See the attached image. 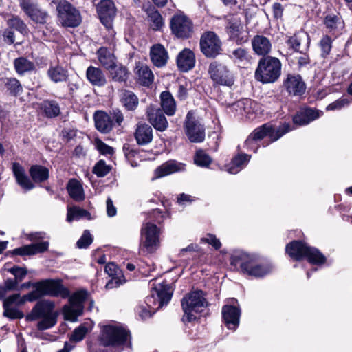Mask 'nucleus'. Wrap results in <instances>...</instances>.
Here are the masks:
<instances>
[{
	"label": "nucleus",
	"instance_id": "1",
	"mask_svg": "<svg viewBox=\"0 0 352 352\" xmlns=\"http://www.w3.org/2000/svg\"><path fill=\"white\" fill-rule=\"evenodd\" d=\"M230 261L234 270L256 278L267 276L273 270V266L270 262L241 250L233 252Z\"/></svg>",
	"mask_w": 352,
	"mask_h": 352
},
{
	"label": "nucleus",
	"instance_id": "2",
	"mask_svg": "<svg viewBox=\"0 0 352 352\" xmlns=\"http://www.w3.org/2000/svg\"><path fill=\"white\" fill-rule=\"evenodd\" d=\"M12 170L16 184L24 191H30L35 188L36 183H43L49 179V169L41 165H32L29 169L30 177L25 168L19 163L12 164Z\"/></svg>",
	"mask_w": 352,
	"mask_h": 352
},
{
	"label": "nucleus",
	"instance_id": "3",
	"mask_svg": "<svg viewBox=\"0 0 352 352\" xmlns=\"http://www.w3.org/2000/svg\"><path fill=\"white\" fill-rule=\"evenodd\" d=\"M130 332L121 324L112 322L101 327L99 341L104 346H131Z\"/></svg>",
	"mask_w": 352,
	"mask_h": 352
},
{
	"label": "nucleus",
	"instance_id": "4",
	"mask_svg": "<svg viewBox=\"0 0 352 352\" xmlns=\"http://www.w3.org/2000/svg\"><path fill=\"white\" fill-rule=\"evenodd\" d=\"M184 316V322H190L199 318V314L202 313L208 306V302L205 294L201 290L192 291L185 295L181 301Z\"/></svg>",
	"mask_w": 352,
	"mask_h": 352
},
{
	"label": "nucleus",
	"instance_id": "5",
	"mask_svg": "<svg viewBox=\"0 0 352 352\" xmlns=\"http://www.w3.org/2000/svg\"><path fill=\"white\" fill-rule=\"evenodd\" d=\"M289 131L290 126L288 124H284L278 128H274L271 124H265L254 129L248 136L245 142V146L248 150L256 152L259 148L258 142L263 140L265 137H269L271 141L274 142Z\"/></svg>",
	"mask_w": 352,
	"mask_h": 352
},
{
	"label": "nucleus",
	"instance_id": "6",
	"mask_svg": "<svg viewBox=\"0 0 352 352\" xmlns=\"http://www.w3.org/2000/svg\"><path fill=\"white\" fill-rule=\"evenodd\" d=\"M285 250L291 258L296 261L306 258L314 265H321L326 261V257L318 249L300 241H293L287 244Z\"/></svg>",
	"mask_w": 352,
	"mask_h": 352
},
{
	"label": "nucleus",
	"instance_id": "7",
	"mask_svg": "<svg viewBox=\"0 0 352 352\" xmlns=\"http://www.w3.org/2000/svg\"><path fill=\"white\" fill-rule=\"evenodd\" d=\"M281 63L278 58L266 56L260 59L255 72V78L263 83L276 81L281 74Z\"/></svg>",
	"mask_w": 352,
	"mask_h": 352
},
{
	"label": "nucleus",
	"instance_id": "8",
	"mask_svg": "<svg viewBox=\"0 0 352 352\" xmlns=\"http://www.w3.org/2000/svg\"><path fill=\"white\" fill-rule=\"evenodd\" d=\"M52 3L56 6L58 21L66 28H76L82 23L80 11L66 0H53Z\"/></svg>",
	"mask_w": 352,
	"mask_h": 352
},
{
	"label": "nucleus",
	"instance_id": "9",
	"mask_svg": "<svg viewBox=\"0 0 352 352\" xmlns=\"http://www.w3.org/2000/svg\"><path fill=\"white\" fill-rule=\"evenodd\" d=\"M171 297L168 285L163 282L152 287L151 294L146 298L144 303L155 312L160 307L166 305Z\"/></svg>",
	"mask_w": 352,
	"mask_h": 352
},
{
	"label": "nucleus",
	"instance_id": "10",
	"mask_svg": "<svg viewBox=\"0 0 352 352\" xmlns=\"http://www.w3.org/2000/svg\"><path fill=\"white\" fill-rule=\"evenodd\" d=\"M208 72L215 85L231 87L234 83L232 72L224 63L212 61L209 65Z\"/></svg>",
	"mask_w": 352,
	"mask_h": 352
},
{
	"label": "nucleus",
	"instance_id": "11",
	"mask_svg": "<svg viewBox=\"0 0 352 352\" xmlns=\"http://www.w3.org/2000/svg\"><path fill=\"white\" fill-rule=\"evenodd\" d=\"M160 229L156 225L146 223L141 230V248L147 253L155 252L160 245Z\"/></svg>",
	"mask_w": 352,
	"mask_h": 352
},
{
	"label": "nucleus",
	"instance_id": "12",
	"mask_svg": "<svg viewBox=\"0 0 352 352\" xmlns=\"http://www.w3.org/2000/svg\"><path fill=\"white\" fill-rule=\"evenodd\" d=\"M69 297V305L63 307V314L66 320L74 322L82 314L83 302L87 297V292L78 291Z\"/></svg>",
	"mask_w": 352,
	"mask_h": 352
},
{
	"label": "nucleus",
	"instance_id": "13",
	"mask_svg": "<svg viewBox=\"0 0 352 352\" xmlns=\"http://www.w3.org/2000/svg\"><path fill=\"white\" fill-rule=\"evenodd\" d=\"M222 43L214 32L204 33L200 38L201 52L208 58H214L222 50Z\"/></svg>",
	"mask_w": 352,
	"mask_h": 352
},
{
	"label": "nucleus",
	"instance_id": "14",
	"mask_svg": "<svg viewBox=\"0 0 352 352\" xmlns=\"http://www.w3.org/2000/svg\"><path fill=\"white\" fill-rule=\"evenodd\" d=\"M172 33L178 38H187L193 31L191 20L184 14H175L170 21Z\"/></svg>",
	"mask_w": 352,
	"mask_h": 352
},
{
	"label": "nucleus",
	"instance_id": "15",
	"mask_svg": "<svg viewBox=\"0 0 352 352\" xmlns=\"http://www.w3.org/2000/svg\"><path fill=\"white\" fill-rule=\"evenodd\" d=\"M184 129L189 140L192 142H202L205 139V128L195 119L192 112L186 115Z\"/></svg>",
	"mask_w": 352,
	"mask_h": 352
},
{
	"label": "nucleus",
	"instance_id": "16",
	"mask_svg": "<svg viewBox=\"0 0 352 352\" xmlns=\"http://www.w3.org/2000/svg\"><path fill=\"white\" fill-rule=\"evenodd\" d=\"M226 32L230 38L237 44H243L248 41V34L244 31L243 25L239 17L232 16L227 20Z\"/></svg>",
	"mask_w": 352,
	"mask_h": 352
},
{
	"label": "nucleus",
	"instance_id": "17",
	"mask_svg": "<svg viewBox=\"0 0 352 352\" xmlns=\"http://www.w3.org/2000/svg\"><path fill=\"white\" fill-rule=\"evenodd\" d=\"M23 12L34 22L44 24L49 17L48 12L41 9L33 0H19Z\"/></svg>",
	"mask_w": 352,
	"mask_h": 352
},
{
	"label": "nucleus",
	"instance_id": "18",
	"mask_svg": "<svg viewBox=\"0 0 352 352\" xmlns=\"http://www.w3.org/2000/svg\"><path fill=\"white\" fill-rule=\"evenodd\" d=\"M241 309L236 299L230 300V304L222 308L223 319L229 329L235 330L239 324Z\"/></svg>",
	"mask_w": 352,
	"mask_h": 352
},
{
	"label": "nucleus",
	"instance_id": "19",
	"mask_svg": "<svg viewBox=\"0 0 352 352\" xmlns=\"http://www.w3.org/2000/svg\"><path fill=\"white\" fill-rule=\"evenodd\" d=\"M22 300H23V297L19 294L10 295L6 298L3 304L4 309L3 315L11 320L23 318V313L17 307L25 303L22 302Z\"/></svg>",
	"mask_w": 352,
	"mask_h": 352
},
{
	"label": "nucleus",
	"instance_id": "20",
	"mask_svg": "<svg viewBox=\"0 0 352 352\" xmlns=\"http://www.w3.org/2000/svg\"><path fill=\"white\" fill-rule=\"evenodd\" d=\"M162 109L155 105L146 108V118L149 123L159 131H164L168 126V122Z\"/></svg>",
	"mask_w": 352,
	"mask_h": 352
},
{
	"label": "nucleus",
	"instance_id": "21",
	"mask_svg": "<svg viewBox=\"0 0 352 352\" xmlns=\"http://www.w3.org/2000/svg\"><path fill=\"white\" fill-rule=\"evenodd\" d=\"M97 10L101 23L107 29L111 28L116 13L113 2L111 0H102L98 6Z\"/></svg>",
	"mask_w": 352,
	"mask_h": 352
},
{
	"label": "nucleus",
	"instance_id": "22",
	"mask_svg": "<svg viewBox=\"0 0 352 352\" xmlns=\"http://www.w3.org/2000/svg\"><path fill=\"white\" fill-rule=\"evenodd\" d=\"M111 279L107 283V289L118 287L126 282L124 276L120 267L114 263H109L104 268Z\"/></svg>",
	"mask_w": 352,
	"mask_h": 352
},
{
	"label": "nucleus",
	"instance_id": "23",
	"mask_svg": "<svg viewBox=\"0 0 352 352\" xmlns=\"http://www.w3.org/2000/svg\"><path fill=\"white\" fill-rule=\"evenodd\" d=\"M54 304L50 300H40L33 307L31 313L26 316V320L33 321L41 318V317L53 316L52 312L54 309Z\"/></svg>",
	"mask_w": 352,
	"mask_h": 352
},
{
	"label": "nucleus",
	"instance_id": "24",
	"mask_svg": "<svg viewBox=\"0 0 352 352\" xmlns=\"http://www.w3.org/2000/svg\"><path fill=\"white\" fill-rule=\"evenodd\" d=\"M287 92L293 96H301L306 89V85L300 75L289 74L284 81Z\"/></svg>",
	"mask_w": 352,
	"mask_h": 352
},
{
	"label": "nucleus",
	"instance_id": "25",
	"mask_svg": "<svg viewBox=\"0 0 352 352\" xmlns=\"http://www.w3.org/2000/svg\"><path fill=\"white\" fill-rule=\"evenodd\" d=\"M134 138L140 146H145L151 143L153 138L152 127L146 123H138L134 132Z\"/></svg>",
	"mask_w": 352,
	"mask_h": 352
},
{
	"label": "nucleus",
	"instance_id": "26",
	"mask_svg": "<svg viewBox=\"0 0 352 352\" xmlns=\"http://www.w3.org/2000/svg\"><path fill=\"white\" fill-rule=\"evenodd\" d=\"M96 128L102 133H109L113 126V120L107 113L98 111L94 115Z\"/></svg>",
	"mask_w": 352,
	"mask_h": 352
},
{
	"label": "nucleus",
	"instance_id": "27",
	"mask_svg": "<svg viewBox=\"0 0 352 352\" xmlns=\"http://www.w3.org/2000/svg\"><path fill=\"white\" fill-rule=\"evenodd\" d=\"M32 288L34 289L32 292L23 296L22 302H34L43 296H47V280L34 282Z\"/></svg>",
	"mask_w": 352,
	"mask_h": 352
},
{
	"label": "nucleus",
	"instance_id": "28",
	"mask_svg": "<svg viewBox=\"0 0 352 352\" xmlns=\"http://www.w3.org/2000/svg\"><path fill=\"white\" fill-rule=\"evenodd\" d=\"M48 247L49 243L47 241H43L16 248L13 250L12 254L21 256L34 255L44 252L48 249Z\"/></svg>",
	"mask_w": 352,
	"mask_h": 352
},
{
	"label": "nucleus",
	"instance_id": "29",
	"mask_svg": "<svg viewBox=\"0 0 352 352\" xmlns=\"http://www.w3.org/2000/svg\"><path fill=\"white\" fill-rule=\"evenodd\" d=\"M195 63V57L192 51L185 48L177 56V64L183 72H188L192 69Z\"/></svg>",
	"mask_w": 352,
	"mask_h": 352
},
{
	"label": "nucleus",
	"instance_id": "30",
	"mask_svg": "<svg viewBox=\"0 0 352 352\" xmlns=\"http://www.w3.org/2000/svg\"><path fill=\"white\" fill-rule=\"evenodd\" d=\"M252 49L260 56H265L272 49V43L268 38L263 35H256L252 40Z\"/></svg>",
	"mask_w": 352,
	"mask_h": 352
},
{
	"label": "nucleus",
	"instance_id": "31",
	"mask_svg": "<svg viewBox=\"0 0 352 352\" xmlns=\"http://www.w3.org/2000/svg\"><path fill=\"white\" fill-rule=\"evenodd\" d=\"M150 56L151 61L157 67L164 66L168 58L166 50L161 44L154 45L151 48Z\"/></svg>",
	"mask_w": 352,
	"mask_h": 352
},
{
	"label": "nucleus",
	"instance_id": "32",
	"mask_svg": "<svg viewBox=\"0 0 352 352\" xmlns=\"http://www.w3.org/2000/svg\"><path fill=\"white\" fill-rule=\"evenodd\" d=\"M320 116L318 111L310 108L301 109L293 118L294 124L306 125Z\"/></svg>",
	"mask_w": 352,
	"mask_h": 352
},
{
	"label": "nucleus",
	"instance_id": "33",
	"mask_svg": "<svg viewBox=\"0 0 352 352\" xmlns=\"http://www.w3.org/2000/svg\"><path fill=\"white\" fill-rule=\"evenodd\" d=\"M88 81L94 86L103 87L107 83V79L103 72L98 67L89 66L86 71Z\"/></svg>",
	"mask_w": 352,
	"mask_h": 352
},
{
	"label": "nucleus",
	"instance_id": "34",
	"mask_svg": "<svg viewBox=\"0 0 352 352\" xmlns=\"http://www.w3.org/2000/svg\"><path fill=\"white\" fill-rule=\"evenodd\" d=\"M138 82L144 86H149L153 81L154 75L146 65L138 63L135 69Z\"/></svg>",
	"mask_w": 352,
	"mask_h": 352
},
{
	"label": "nucleus",
	"instance_id": "35",
	"mask_svg": "<svg viewBox=\"0 0 352 352\" xmlns=\"http://www.w3.org/2000/svg\"><path fill=\"white\" fill-rule=\"evenodd\" d=\"M160 104L162 111L168 116L175 115L177 106L173 95L168 91H162L160 94Z\"/></svg>",
	"mask_w": 352,
	"mask_h": 352
},
{
	"label": "nucleus",
	"instance_id": "36",
	"mask_svg": "<svg viewBox=\"0 0 352 352\" xmlns=\"http://www.w3.org/2000/svg\"><path fill=\"white\" fill-rule=\"evenodd\" d=\"M108 71L109 72V78L113 82H126L129 78L130 72L129 69L121 64H115Z\"/></svg>",
	"mask_w": 352,
	"mask_h": 352
},
{
	"label": "nucleus",
	"instance_id": "37",
	"mask_svg": "<svg viewBox=\"0 0 352 352\" xmlns=\"http://www.w3.org/2000/svg\"><path fill=\"white\" fill-rule=\"evenodd\" d=\"M3 89L9 95L17 96L23 92V87L20 81L13 77H5L1 79Z\"/></svg>",
	"mask_w": 352,
	"mask_h": 352
},
{
	"label": "nucleus",
	"instance_id": "38",
	"mask_svg": "<svg viewBox=\"0 0 352 352\" xmlns=\"http://www.w3.org/2000/svg\"><path fill=\"white\" fill-rule=\"evenodd\" d=\"M182 169V164L175 161H168L155 170V179L161 178L172 173L180 171Z\"/></svg>",
	"mask_w": 352,
	"mask_h": 352
},
{
	"label": "nucleus",
	"instance_id": "39",
	"mask_svg": "<svg viewBox=\"0 0 352 352\" xmlns=\"http://www.w3.org/2000/svg\"><path fill=\"white\" fill-rule=\"evenodd\" d=\"M47 296L63 298H68L70 295L69 290L65 287L60 281L47 280Z\"/></svg>",
	"mask_w": 352,
	"mask_h": 352
},
{
	"label": "nucleus",
	"instance_id": "40",
	"mask_svg": "<svg viewBox=\"0 0 352 352\" xmlns=\"http://www.w3.org/2000/svg\"><path fill=\"white\" fill-rule=\"evenodd\" d=\"M120 99L122 104L128 111H135L139 104L138 96L133 91L129 90H122Z\"/></svg>",
	"mask_w": 352,
	"mask_h": 352
},
{
	"label": "nucleus",
	"instance_id": "41",
	"mask_svg": "<svg viewBox=\"0 0 352 352\" xmlns=\"http://www.w3.org/2000/svg\"><path fill=\"white\" fill-rule=\"evenodd\" d=\"M47 74L50 79L55 83L67 81L68 70L59 65H50Z\"/></svg>",
	"mask_w": 352,
	"mask_h": 352
},
{
	"label": "nucleus",
	"instance_id": "42",
	"mask_svg": "<svg viewBox=\"0 0 352 352\" xmlns=\"http://www.w3.org/2000/svg\"><path fill=\"white\" fill-rule=\"evenodd\" d=\"M288 42L292 48L302 53L308 47L309 36L306 33L300 32L290 37Z\"/></svg>",
	"mask_w": 352,
	"mask_h": 352
},
{
	"label": "nucleus",
	"instance_id": "43",
	"mask_svg": "<svg viewBox=\"0 0 352 352\" xmlns=\"http://www.w3.org/2000/svg\"><path fill=\"white\" fill-rule=\"evenodd\" d=\"M97 54L100 64L107 70L116 64L115 56L107 48H100L97 52Z\"/></svg>",
	"mask_w": 352,
	"mask_h": 352
},
{
	"label": "nucleus",
	"instance_id": "44",
	"mask_svg": "<svg viewBox=\"0 0 352 352\" xmlns=\"http://www.w3.org/2000/svg\"><path fill=\"white\" fill-rule=\"evenodd\" d=\"M230 57L235 63L241 67H244L250 64L251 56L249 54L248 52L243 48L239 47L234 50Z\"/></svg>",
	"mask_w": 352,
	"mask_h": 352
},
{
	"label": "nucleus",
	"instance_id": "45",
	"mask_svg": "<svg viewBox=\"0 0 352 352\" xmlns=\"http://www.w3.org/2000/svg\"><path fill=\"white\" fill-rule=\"evenodd\" d=\"M146 11L151 22V28L154 30H160L164 26L163 18L160 13L152 6H150Z\"/></svg>",
	"mask_w": 352,
	"mask_h": 352
},
{
	"label": "nucleus",
	"instance_id": "46",
	"mask_svg": "<svg viewBox=\"0 0 352 352\" xmlns=\"http://www.w3.org/2000/svg\"><path fill=\"white\" fill-rule=\"evenodd\" d=\"M41 108L46 117L50 118L57 117L60 113L59 104L55 100H44L41 104Z\"/></svg>",
	"mask_w": 352,
	"mask_h": 352
},
{
	"label": "nucleus",
	"instance_id": "47",
	"mask_svg": "<svg viewBox=\"0 0 352 352\" xmlns=\"http://www.w3.org/2000/svg\"><path fill=\"white\" fill-rule=\"evenodd\" d=\"M14 67L16 73L23 75L35 69L34 64L24 57H19L14 60Z\"/></svg>",
	"mask_w": 352,
	"mask_h": 352
},
{
	"label": "nucleus",
	"instance_id": "48",
	"mask_svg": "<svg viewBox=\"0 0 352 352\" xmlns=\"http://www.w3.org/2000/svg\"><path fill=\"white\" fill-rule=\"evenodd\" d=\"M324 24L329 32L333 34H338L344 27L343 21L336 15H327L324 19Z\"/></svg>",
	"mask_w": 352,
	"mask_h": 352
},
{
	"label": "nucleus",
	"instance_id": "49",
	"mask_svg": "<svg viewBox=\"0 0 352 352\" xmlns=\"http://www.w3.org/2000/svg\"><path fill=\"white\" fill-rule=\"evenodd\" d=\"M67 188L71 198H82L83 196L82 186L76 179H72L68 182Z\"/></svg>",
	"mask_w": 352,
	"mask_h": 352
},
{
	"label": "nucleus",
	"instance_id": "50",
	"mask_svg": "<svg viewBox=\"0 0 352 352\" xmlns=\"http://www.w3.org/2000/svg\"><path fill=\"white\" fill-rule=\"evenodd\" d=\"M81 218L91 219V214L85 210L78 207L68 208L67 221L71 222L73 220H78Z\"/></svg>",
	"mask_w": 352,
	"mask_h": 352
},
{
	"label": "nucleus",
	"instance_id": "51",
	"mask_svg": "<svg viewBox=\"0 0 352 352\" xmlns=\"http://www.w3.org/2000/svg\"><path fill=\"white\" fill-rule=\"evenodd\" d=\"M251 156L247 154H239L233 158V166L230 168V173H236L250 161Z\"/></svg>",
	"mask_w": 352,
	"mask_h": 352
},
{
	"label": "nucleus",
	"instance_id": "52",
	"mask_svg": "<svg viewBox=\"0 0 352 352\" xmlns=\"http://www.w3.org/2000/svg\"><path fill=\"white\" fill-rule=\"evenodd\" d=\"M212 162L210 157L202 150L197 151L195 156V162L197 165L203 167L208 166Z\"/></svg>",
	"mask_w": 352,
	"mask_h": 352
},
{
	"label": "nucleus",
	"instance_id": "53",
	"mask_svg": "<svg viewBox=\"0 0 352 352\" xmlns=\"http://www.w3.org/2000/svg\"><path fill=\"white\" fill-rule=\"evenodd\" d=\"M111 167L106 164L104 160H100L93 168V173L98 177H104L111 170Z\"/></svg>",
	"mask_w": 352,
	"mask_h": 352
},
{
	"label": "nucleus",
	"instance_id": "54",
	"mask_svg": "<svg viewBox=\"0 0 352 352\" xmlns=\"http://www.w3.org/2000/svg\"><path fill=\"white\" fill-rule=\"evenodd\" d=\"M8 25L14 28L21 33H25L27 32V25L20 18L16 16L8 20Z\"/></svg>",
	"mask_w": 352,
	"mask_h": 352
},
{
	"label": "nucleus",
	"instance_id": "55",
	"mask_svg": "<svg viewBox=\"0 0 352 352\" xmlns=\"http://www.w3.org/2000/svg\"><path fill=\"white\" fill-rule=\"evenodd\" d=\"M92 242L93 237L91 233L89 232V230H85L83 232V234L81 236V237L77 241L76 245L78 248L80 249L87 248L91 244Z\"/></svg>",
	"mask_w": 352,
	"mask_h": 352
},
{
	"label": "nucleus",
	"instance_id": "56",
	"mask_svg": "<svg viewBox=\"0 0 352 352\" xmlns=\"http://www.w3.org/2000/svg\"><path fill=\"white\" fill-rule=\"evenodd\" d=\"M43 320L39 321L37 324V328L39 330H45L52 327L56 322V316H48L41 317Z\"/></svg>",
	"mask_w": 352,
	"mask_h": 352
},
{
	"label": "nucleus",
	"instance_id": "57",
	"mask_svg": "<svg viewBox=\"0 0 352 352\" xmlns=\"http://www.w3.org/2000/svg\"><path fill=\"white\" fill-rule=\"evenodd\" d=\"M322 57H326L331 52L332 47V40L329 36H324L320 42Z\"/></svg>",
	"mask_w": 352,
	"mask_h": 352
},
{
	"label": "nucleus",
	"instance_id": "58",
	"mask_svg": "<svg viewBox=\"0 0 352 352\" xmlns=\"http://www.w3.org/2000/svg\"><path fill=\"white\" fill-rule=\"evenodd\" d=\"M135 311L142 320L149 318L155 313L153 312V310L152 309H149L145 303L144 305L138 306Z\"/></svg>",
	"mask_w": 352,
	"mask_h": 352
},
{
	"label": "nucleus",
	"instance_id": "59",
	"mask_svg": "<svg viewBox=\"0 0 352 352\" xmlns=\"http://www.w3.org/2000/svg\"><path fill=\"white\" fill-rule=\"evenodd\" d=\"M201 241L211 245L216 250H219L221 246L220 241L214 235L211 234H208L206 236L202 238Z\"/></svg>",
	"mask_w": 352,
	"mask_h": 352
},
{
	"label": "nucleus",
	"instance_id": "60",
	"mask_svg": "<svg viewBox=\"0 0 352 352\" xmlns=\"http://www.w3.org/2000/svg\"><path fill=\"white\" fill-rule=\"evenodd\" d=\"M87 329L85 327L80 326L76 328L72 336V340L76 342L81 341L85 336Z\"/></svg>",
	"mask_w": 352,
	"mask_h": 352
},
{
	"label": "nucleus",
	"instance_id": "61",
	"mask_svg": "<svg viewBox=\"0 0 352 352\" xmlns=\"http://www.w3.org/2000/svg\"><path fill=\"white\" fill-rule=\"evenodd\" d=\"M349 103L348 100L346 99H338L336 100L335 102L331 103L329 104L326 109L327 111H335V110H340L346 105H347Z\"/></svg>",
	"mask_w": 352,
	"mask_h": 352
},
{
	"label": "nucleus",
	"instance_id": "62",
	"mask_svg": "<svg viewBox=\"0 0 352 352\" xmlns=\"http://www.w3.org/2000/svg\"><path fill=\"white\" fill-rule=\"evenodd\" d=\"M96 146L98 150L103 155H111L113 153L112 147L108 146L101 140L96 142Z\"/></svg>",
	"mask_w": 352,
	"mask_h": 352
},
{
	"label": "nucleus",
	"instance_id": "63",
	"mask_svg": "<svg viewBox=\"0 0 352 352\" xmlns=\"http://www.w3.org/2000/svg\"><path fill=\"white\" fill-rule=\"evenodd\" d=\"M3 36L4 38V41L8 44L11 45L14 43V33L11 29H6L4 30Z\"/></svg>",
	"mask_w": 352,
	"mask_h": 352
},
{
	"label": "nucleus",
	"instance_id": "64",
	"mask_svg": "<svg viewBox=\"0 0 352 352\" xmlns=\"http://www.w3.org/2000/svg\"><path fill=\"white\" fill-rule=\"evenodd\" d=\"M107 213L109 217H113L116 215L117 209L111 199L107 200Z\"/></svg>",
	"mask_w": 352,
	"mask_h": 352
}]
</instances>
